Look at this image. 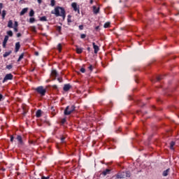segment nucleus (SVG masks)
I'll list each match as a JSON object with an SVG mask.
<instances>
[{"mask_svg": "<svg viewBox=\"0 0 179 179\" xmlns=\"http://www.w3.org/2000/svg\"><path fill=\"white\" fill-rule=\"evenodd\" d=\"M51 76L52 78H54V79H55V78L58 76V72H57L56 70H52L51 73Z\"/></svg>", "mask_w": 179, "mask_h": 179, "instance_id": "12", "label": "nucleus"}, {"mask_svg": "<svg viewBox=\"0 0 179 179\" xmlns=\"http://www.w3.org/2000/svg\"><path fill=\"white\" fill-rule=\"evenodd\" d=\"M29 10V8H24L22 10V11L20 12V16H23V15H24L25 13H27V11Z\"/></svg>", "mask_w": 179, "mask_h": 179, "instance_id": "14", "label": "nucleus"}, {"mask_svg": "<svg viewBox=\"0 0 179 179\" xmlns=\"http://www.w3.org/2000/svg\"><path fill=\"white\" fill-rule=\"evenodd\" d=\"M80 38H86V34H82L80 35Z\"/></svg>", "mask_w": 179, "mask_h": 179, "instance_id": "38", "label": "nucleus"}, {"mask_svg": "<svg viewBox=\"0 0 179 179\" xmlns=\"http://www.w3.org/2000/svg\"><path fill=\"white\" fill-rule=\"evenodd\" d=\"M23 57H24V53H22V54L20 55L18 59L17 60V62H20L22 61V59H23Z\"/></svg>", "mask_w": 179, "mask_h": 179, "instance_id": "21", "label": "nucleus"}, {"mask_svg": "<svg viewBox=\"0 0 179 179\" xmlns=\"http://www.w3.org/2000/svg\"><path fill=\"white\" fill-rule=\"evenodd\" d=\"M36 22V19L34 17H31L29 19V23H34Z\"/></svg>", "mask_w": 179, "mask_h": 179, "instance_id": "34", "label": "nucleus"}, {"mask_svg": "<svg viewBox=\"0 0 179 179\" xmlns=\"http://www.w3.org/2000/svg\"><path fill=\"white\" fill-rule=\"evenodd\" d=\"M8 40H9V36H5L3 41V48H6V43H8Z\"/></svg>", "mask_w": 179, "mask_h": 179, "instance_id": "8", "label": "nucleus"}, {"mask_svg": "<svg viewBox=\"0 0 179 179\" xmlns=\"http://www.w3.org/2000/svg\"><path fill=\"white\" fill-rule=\"evenodd\" d=\"M179 15V13H178V14H176V15L177 16V15Z\"/></svg>", "mask_w": 179, "mask_h": 179, "instance_id": "58", "label": "nucleus"}, {"mask_svg": "<svg viewBox=\"0 0 179 179\" xmlns=\"http://www.w3.org/2000/svg\"><path fill=\"white\" fill-rule=\"evenodd\" d=\"M67 20H68V22H69V23H71V22H72V21H71L69 18H68Z\"/></svg>", "mask_w": 179, "mask_h": 179, "instance_id": "54", "label": "nucleus"}, {"mask_svg": "<svg viewBox=\"0 0 179 179\" xmlns=\"http://www.w3.org/2000/svg\"><path fill=\"white\" fill-rule=\"evenodd\" d=\"M110 171H111L110 169H106L102 172L103 176H107V174H110Z\"/></svg>", "mask_w": 179, "mask_h": 179, "instance_id": "20", "label": "nucleus"}, {"mask_svg": "<svg viewBox=\"0 0 179 179\" xmlns=\"http://www.w3.org/2000/svg\"><path fill=\"white\" fill-rule=\"evenodd\" d=\"M52 89H55V90H57L58 89V86H57V85H54L52 86Z\"/></svg>", "mask_w": 179, "mask_h": 179, "instance_id": "40", "label": "nucleus"}, {"mask_svg": "<svg viewBox=\"0 0 179 179\" xmlns=\"http://www.w3.org/2000/svg\"><path fill=\"white\" fill-rule=\"evenodd\" d=\"M72 89V85L71 84H66L64 85L63 90L64 92H69Z\"/></svg>", "mask_w": 179, "mask_h": 179, "instance_id": "5", "label": "nucleus"}, {"mask_svg": "<svg viewBox=\"0 0 179 179\" xmlns=\"http://www.w3.org/2000/svg\"><path fill=\"white\" fill-rule=\"evenodd\" d=\"M38 3H41L43 2V0H37Z\"/></svg>", "mask_w": 179, "mask_h": 179, "instance_id": "53", "label": "nucleus"}, {"mask_svg": "<svg viewBox=\"0 0 179 179\" xmlns=\"http://www.w3.org/2000/svg\"><path fill=\"white\" fill-rule=\"evenodd\" d=\"M29 16L31 17H33V16H34V10H31L29 12Z\"/></svg>", "mask_w": 179, "mask_h": 179, "instance_id": "31", "label": "nucleus"}, {"mask_svg": "<svg viewBox=\"0 0 179 179\" xmlns=\"http://www.w3.org/2000/svg\"><path fill=\"white\" fill-rule=\"evenodd\" d=\"M12 54V50H10L8 52H6L3 55V58H6V57H9L10 55Z\"/></svg>", "mask_w": 179, "mask_h": 179, "instance_id": "16", "label": "nucleus"}, {"mask_svg": "<svg viewBox=\"0 0 179 179\" xmlns=\"http://www.w3.org/2000/svg\"><path fill=\"white\" fill-rule=\"evenodd\" d=\"M99 29H100V27H99V26L95 27V30H99Z\"/></svg>", "mask_w": 179, "mask_h": 179, "instance_id": "52", "label": "nucleus"}, {"mask_svg": "<svg viewBox=\"0 0 179 179\" xmlns=\"http://www.w3.org/2000/svg\"><path fill=\"white\" fill-rule=\"evenodd\" d=\"M90 3L92 4L93 3V0H90Z\"/></svg>", "mask_w": 179, "mask_h": 179, "instance_id": "57", "label": "nucleus"}, {"mask_svg": "<svg viewBox=\"0 0 179 179\" xmlns=\"http://www.w3.org/2000/svg\"><path fill=\"white\" fill-rule=\"evenodd\" d=\"M169 173H170V169H168L164 171L162 176L164 177H167L169 176Z\"/></svg>", "mask_w": 179, "mask_h": 179, "instance_id": "15", "label": "nucleus"}, {"mask_svg": "<svg viewBox=\"0 0 179 179\" xmlns=\"http://www.w3.org/2000/svg\"><path fill=\"white\" fill-rule=\"evenodd\" d=\"M174 145H176V143H174V141H171L170 143V149L171 150H174Z\"/></svg>", "mask_w": 179, "mask_h": 179, "instance_id": "22", "label": "nucleus"}, {"mask_svg": "<svg viewBox=\"0 0 179 179\" xmlns=\"http://www.w3.org/2000/svg\"><path fill=\"white\" fill-rule=\"evenodd\" d=\"M1 16H2V19H5V16H6V10H3L2 11Z\"/></svg>", "mask_w": 179, "mask_h": 179, "instance_id": "30", "label": "nucleus"}, {"mask_svg": "<svg viewBox=\"0 0 179 179\" xmlns=\"http://www.w3.org/2000/svg\"><path fill=\"white\" fill-rule=\"evenodd\" d=\"M5 100V97H3V95L2 94H0V101H2Z\"/></svg>", "mask_w": 179, "mask_h": 179, "instance_id": "37", "label": "nucleus"}, {"mask_svg": "<svg viewBox=\"0 0 179 179\" xmlns=\"http://www.w3.org/2000/svg\"><path fill=\"white\" fill-rule=\"evenodd\" d=\"M65 122H66V119H65V118L62 119V121H61V123L62 124H65Z\"/></svg>", "mask_w": 179, "mask_h": 179, "instance_id": "42", "label": "nucleus"}, {"mask_svg": "<svg viewBox=\"0 0 179 179\" xmlns=\"http://www.w3.org/2000/svg\"><path fill=\"white\" fill-rule=\"evenodd\" d=\"M41 22H47V17L43 16L40 18Z\"/></svg>", "mask_w": 179, "mask_h": 179, "instance_id": "28", "label": "nucleus"}, {"mask_svg": "<svg viewBox=\"0 0 179 179\" xmlns=\"http://www.w3.org/2000/svg\"><path fill=\"white\" fill-rule=\"evenodd\" d=\"M56 30L57 31H58L59 34H61V30H62V27H61L60 26H58L57 27Z\"/></svg>", "mask_w": 179, "mask_h": 179, "instance_id": "29", "label": "nucleus"}, {"mask_svg": "<svg viewBox=\"0 0 179 179\" xmlns=\"http://www.w3.org/2000/svg\"><path fill=\"white\" fill-rule=\"evenodd\" d=\"M92 45H93V48L94 50V54H97V52H99V51L100 50V48H99V46L97 45H96V43L94 42L92 43Z\"/></svg>", "mask_w": 179, "mask_h": 179, "instance_id": "6", "label": "nucleus"}, {"mask_svg": "<svg viewBox=\"0 0 179 179\" xmlns=\"http://www.w3.org/2000/svg\"><path fill=\"white\" fill-rule=\"evenodd\" d=\"M162 79H163V76H159L157 77L156 80H154V81L152 80V82H159V80H162Z\"/></svg>", "mask_w": 179, "mask_h": 179, "instance_id": "24", "label": "nucleus"}, {"mask_svg": "<svg viewBox=\"0 0 179 179\" xmlns=\"http://www.w3.org/2000/svg\"><path fill=\"white\" fill-rule=\"evenodd\" d=\"M13 79V75L12 73H8L5 76L3 80V83H5V82H8V80H12Z\"/></svg>", "mask_w": 179, "mask_h": 179, "instance_id": "4", "label": "nucleus"}, {"mask_svg": "<svg viewBox=\"0 0 179 179\" xmlns=\"http://www.w3.org/2000/svg\"><path fill=\"white\" fill-rule=\"evenodd\" d=\"M16 139L19 145H23V138H22V136L17 135Z\"/></svg>", "mask_w": 179, "mask_h": 179, "instance_id": "9", "label": "nucleus"}, {"mask_svg": "<svg viewBox=\"0 0 179 179\" xmlns=\"http://www.w3.org/2000/svg\"><path fill=\"white\" fill-rule=\"evenodd\" d=\"M78 27L80 30H83V25H79Z\"/></svg>", "mask_w": 179, "mask_h": 179, "instance_id": "48", "label": "nucleus"}, {"mask_svg": "<svg viewBox=\"0 0 179 179\" xmlns=\"http://www.w3.org/2000/svg\"><path fill=\"white\" fill-rule=\"evenodd\" d=\"M88 69H90V71H93V66L90 65L89 67H88Z\"/></svg>", "mask_w": 179, "mask_h": 179, "instance_id": "44", "label": "nucleus"}, {"mask_svg": "<svg viewBox=\"0 0 179 179\" xmlns=\"http://www.w3.org/2000/svg\"><path fill=\"white\" fill-rule=\"evenodd\" d=\"M20 50V42H17L15 43V52H18Z\"/></svg>", "mask_w": 179, "mask_h": 179, "instance_id": "11", "label": "nucleus"}, {"mask_svg": "<svg viewBox=\"0 0 179 179\" xmlns=\"http://www.w3.org/2000/svg\"><path fill=\"white\" fill-rule=\"evenodd\" d=\"M17 26H19V23L17 22V21H15L14 24V27H17Z\"/></svg>", "mask_w": 179, "mask_h": 179, "instance_id": "41", "label": "nucleus"}, {"mask_svg": "<svg viewBox=\"0 0 179 179\" xmlns=\"http://www.w3.org/2000/svg\"><path fill=\"white\" fill-rule=\"evenodd\" d=\"M75 108H76L75 105H72L71 106H66L64 112V115H71V114L75 111Z\"/></svg>", "mask_w": 179, "mask_h": 179, "instance_id": "2", "label": "nucleus"}, {"mask_svg": "<svg viewBox=\"0 0 179 179\" xmlns=\"http://www.w3.org/2000/svg\"><path fill=\"white\" fill-rule=\"evenodd\" d=\"M51 13L52 15H55L57 17H58V16H61L63 19H65L66 16L65 14V8L59 6L56 7L55 10H52Z\"/></svg>", "mask_w": 179, "mask_h": 179, "instance_id": "1", "label": "nucleus"}, {"mask_svg": "<svg viewBox=\"0 0 179 179\" xmlns=\"http://www.w3.org/2000/svg\"><path fill=\"white\" fill-rule=\"evenodd\" d=\"M87 51L90 52V47H88V48H87Z\"/></svg>", "mask_w": 179, "mask_h": 179, "instance_id": "55", "label": "nucleus"}, {"mask_svg": "<svg viewBox=\"0 0 179 179\" xmlns=\"http://www.w3.org/2000/svg\"><path fill=\"white\" fill-rule=\"evenodd\" d=\"M80 72H81L82 73H85V72H86V69L83 67L80 69Z\"/></svg>", "mask_w": 179, "mask_h": 179, "instance_id": "36", "label": "nucleus"}, {"mask_svg": "<svg viewBox=\"0 0 179 179\" xmlns=\"http://www.w3.org/2000/svg\"><path fill=\"white\" fill-rule=\"evenodd\" d=\"M36 117L40 118L41 117V110H38L36 113Z\"/></svg>", "mask_w": 179, "mask_h": 179, "instance_id": "18", "label": "nucleus"}, {"mask_svg": "<svg viewBox=\"0 0 179 179\" xmlns=\"http://www.w3.org/2000/svg\"><path fill=\"white\" fill-rule=\"evenodd\" d=\"M17 37H22V34L20 33L17 34Z\"/></svg>", "mask_w": 179, "mask_h": 179, "instance_id": "50", "label": "nucleus"}, {"mask_svg": "<svg viewBox=\"0 0 179 179\" xmlns=\"http://www.w3.org/2000/svg\"><path fill=\"white\" fill-rule=\"evenodd\" d=\"M7 36H9V37H13V32L12 31H7Z\"/></svg>", "mask_w": 179, "mask_h": 179, "instance_id": "26", "label": "nucleus"}, {"mask_svg": "<svg viewBox=\"0 0 179 179\" xmlns=\"http://www.w3.org/2000/svg\"><path fill=\"white\" fill-rule=\"evenodd\" d=\"M29 143H30L31 145H33V144L34 143V142L33 141H29Z\"/></svg>", "mask_w": 179, "mask_h": 179, "instance_id": "51", "label": "nucleus"}, {"mask_svg": "<svg viewBox=\"0 0 179 179\" xmlns=\"http://www.w3.org/2000/svg\"><path fill=\"white\" fill-rule=\"evenodd\" d=\"M35 90L42 97H44V96H45V93H47V90H45V88H44V87H43V86H39V87L35 88Z\"/></svg>", "mask_w": 179, "mask_h": 179, "instance_id": "3", "label": "nucleus"}, {"mask_svg": "<svg viewBox=\"0 0 179 179\" xmlns=\"http://www.w3.org/2000/svg\"><path fill=\"white\" fill-rule=\"evenodd\" d=\"M0 52H1V49H0Z\"/></svg>", "mask_w": 179, "mask_h": 179, "instance_id": "62", "label": "nucleus"}, {"mask_svg": "<svg viewBox=\"0 0 179 179\" xmlns=\"http://www.w3.org/2000/svg\"><path fill=\"white\" fill-rule=\"evenodd\" d=\"M125 177H131V173L129 171L124 172Z\"/></svg>", "mask_w": 179, "mask_h": 179, "instance_id": "33", "label": "nucleus"}, {"mask_svg": "<svg viewBox=\"0 0 179 179\" xmlns=\"http://www.w3.org/2000/svg\"><path fill=\"white\" fill-rule=\"evenodd\" d=\"M3 171H5V169H3Z\"/></svg>", "mask_w": 179, "mask_h": 179, "instance_id": "59", "label": "nucleus"}, {"mask_svg": "<svg viewBox=\"0 0 179 179\" xmlns=\"http://www.w3.org/2000/svg\"><path fill=\"white\" fill-rule=\"evenodd\" d=\"M41 179H50V176H41Z\"/></svg>", "mask_w": 179, "mask_h": 179, "instance_id": "45", "label": "nucleus"}, {"mask_svg": "<svg viewBox=\"0 0 179 179\" xmlns=\"http://www.w3.org/2000/svg\"><path fill=\"white\" fill-rule=\"evenodd\" d=\"M8 27H9L10 29H13V22H12V20L8 21Z\"/></svg>", "mask_w": 179, "mask_h": 179, "instance_id": "17", "label": "nucleus"}, {"mask_svg": "<svg viewBox=\"0 0 179 179\" xmlns=\"http://www.w3.org/2000/svg\"><path fill=\"white\" fill-rule=\"evenodd\" d=\"M0 15H1V10H0Z\"/></svg>", "mask_w": 179, "mask_h": 179, "instance_id": "61", "label": "nucleus"}, {"mask_svg": "<svg viewBox=\"0 0 179 179\" xmlns=\"http://www.w3.org/2000/svg\"><path fill=\"white\" fill-rule=\"evenodd\" d=\"M50 5L52 6H55V0H51L50 1Z\"/></svg>", "mask_w": 179, "mask_h": 179, "instance_id": "35", "label": "nucleus"}, {"mask_svg": "<svg viewBox=\"0 0 179 179\" xmlns=\"http://www.w3.org/2000/svg\"><path fill=\"white\" fill-rule=\"evenodd\" d=\"M110 22H106V23L104 24L103 27H104L105 29H108V27H110Z\"/></svg>", "mask_w": 179, "mask_h": 179, "instance_id": "25", "label": "nucleus"}, {"mask_svg": "<svg viewBox=\"0 0 179 179\" xmlns=\"http://www.w3.org/2000/svg\"><path fill=\"white\" fill-rule=\"evenodd\" d=\"M12 1H15V0H11Z\"/></svg>", "mask_w": 179, "mask_h": 179, "instance_id": "60", "label": "nucleus"}, {"mask_svg": "<svg viewBox=\"0 0 179 179\" xmlns=\"http://www.w3.org/2000/svg\"><path fill=\"white\" fill-rule=\"evenodd\" d=\"M57 50H58L59 52H61V51H62V45L61 43H59L57 45Z\"/></svg>", "mask_w": 179, "mask_h": 179, "instance_id": "23", "label": "nucleus"}, {"mask_svg": "<svg viewBox=\"0 0 179 179\" xmlns=\"http://www.w3.org/2000/svg\"><path fill=\"white\" fill-rule=\"evenodd\" d=\"M35 55H38V52H35Z\"/></svg>", "mask_w": 179, "mask_h": 179, "instance_id": "56", "label": "nucleus"}, {"mask_svg": "<svg viewBox=\"0 0 179 179\" xmlns=\"http://www.w3.org/2000/svg\"><path fill=\"white\" fill-rule=\"evenodd\" d=\"M93 12L95 15H97V13H99V12H100V8L96 7V6H93Z\"/></svg>", "mask_w": 179, "mask_h": 179, "instance_id": "13", "label": "nucleus"}, {"mask_svg": "<svg viewBox=\"0 0 179 179\" xmlns=\"http://www.w3.org/2000/svg\"><path fill=\"white\" fill-rule=\"evenodd\" d=\"M13 139H15V138L13 137V136H10V142H13Z\"/></svg>", "mask_w": 179, "mask_h": 179, "instance_id": "49", "label": "nucleus"}, {"mask_svg": "<svg viewBox=\"0 0 179 179\" xmlns=\"http://www.w3.org/2000/svg\"><path fill=\"white\" fill-rule=\"evenodd\" d=\"M2 8H3V4L0 3V10H1Z\"/></svg>", "mask_w": 179, "mask_h": 179, "instance_id": "47", "label": "nucleus"}, {"mask_svg": "<svg viewBox=\"0 0 179 179\" xmlns=\"http://www.w3.org/2000/svg\"><path fill=\"white\" fill-rule=\"evenodd\" d=\"M117 178H125V172H121L116 175Z\"/></svg>", "mask_w": 179, "mask_h": 179, "instance_id": "10", "label": "nucleus"}, {"mask_svg": "<svg viewBox=\"0 0 179 179\" xmlns=\"http://www.w3.org/2000/svg\"><path fill=\"white\" fill-rule=\"evenodd\" d=\"M57 80L59 82V83H62V78H58Z\"/></svg>", "mask_w": 179, "mask_h": 179, "instance_id": "43", "label": "nucleus"}, {"mask_svg": "<svg viewBox=\"0 0 179 179\" xmlns=\"http://www.w3.org/2000/svg\"><path fill=\"white\" fill-rule=\"evenodd\" d=\"M14 31H15V33H17V31H19V29H17V27H14Z\"/></svg>", "mask_w": 179, "mask_h": 179, "instance_id": "46", "label": "nucleus"}, {"mask_svg": "<svg viewBox=\"0 0 179 179\" xmlns=\"http://www.w3.org/2000/svg\"><path fill=\"white\" fill-rule=\"evenodd\" d=\"M71 6L75 12H78L79 13V8H78V4L76 3H72Z\"/></svg>", "mask_w": 179, "mask_h": 179, "instance_id": "7", "label": "nucleus"}, {"mask_svg": "<svg viewBox=\"0 0 179 179\" xmlns=\"http://www.w3.org/2000/svg\"><path fill=\"white\" fill-rule=\"evenodd\" d=\"M61 142H62V143H65V137L61 138Z\"/></svg>", "mask_w": 179, "mask_h": 179, "instance_id": "39", "label": "nucleus"}, {"mask_svg": "<svg viewBox=\"0 0 179 179\" xmlns=\"http://www.w3.org/2000/svg\"><path fill=\"white\" fill-rule=\"evenodd\" d=\"M50 111L53 115H55L56 113L55 112V109L54 108V106L50 107Z\"/></svg>", "mask_w": 179, "mask_h": 179, "instance_id": "27", "label": "nucleus"}, {"mask_svg": "<svg viewBox=\"0 0 179 179\" xmlns=\"http://www.w3.org/2000/svg\"><path fill=\"white\" fill-rule=\"evenodd\" d=\"M6 69H8L9 71H10V69H12V68H13V66L12 64H9V65H7L6 66Z\"/></svg>", "mask_w": 179, "mask_h": 179, "instance_id": "32", "label": "nucleus"}, {"mask_svg": "<svg viewBox=\"0 0 179 179\" xmlns=\"http://www.w3.org/2000/svg\"><path fill=\"white\" fill-rule=\"evenodd\" d=\"M77 54H82L83 52V48H76Z\"/></svg>", "mask_w": 179, "mask_h": 179, "instance_id": "19", "label": "nucleus"}]
</instances>
